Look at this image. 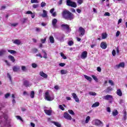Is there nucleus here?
I'll use <instances>...</instances> for the list:
<instances>
[{"label":"nucleus","instance_id":"nucleus-49","mask_svg":"<svg viewBox=\"0 0 127 127\" xmlns=\"http://www.w3.org/2000/svg\"><path fill=\"white\" fill-rule=\"evenodd\" d=\"M7 77L9 79L10 81H11V76H10V74L9 73H7Z\"/></svg>","mask_w":127,"mask_h":127},{"label":"nucleus","instance_id":"nucleus-17","mask_svg":"<svg viewBox=\"0 0 127 127\" xmlns=\"http://www.w3.org/2000/svg\"><path fill=\"white\" fill-rule=\"evenodd\" d=\"M19 67L16 66H14L12 67V70L13 72H17V71H19Z\"/></svg>","mask_w":127,"mask_h":127},{"label":"nucleus","instance_id":"nucleus-25","mask_svg":"<svg viewBox=\"0 0 127 127\" xmlns=\"http://www.w3.org/2000/svg\"><path fill=\"white\" fill-rule=\"evenodd\" d=\"M42 51L44 53V56L43 57V58H45V59H47V53H46V52L44 51V50H42Z\"/></svg>","mask_w":127,"mask_h":127},{"label":"nucleus","instance_id":"nucleus-8","mask_svg":"<svg viewBox=\"0 0 127 127\" xmlns=\"http://www.w3.org/2000/svg\"><path fill=\"white\" fill-rule=\"evenodd\" d=\"M107 47H108V45H107V43L105 42H102L101 43L100 47L102 49H106Z\"/></svg>","mask_w":127,"mask_h":127},{"label":"nucleus","instance_id":"nucleus-64","mask_svg":"<svg viewBox=\"0 0 127 127\" xmlns=\"http://www.w3.org/2000/svg\"><path fill=\"white\" fill-rule=\"evenodd\" d=\"M107 111L108 112V113H111V108L110 107H107Z\"/></svg>","mask_w":127,"mask_h":127},{"label":"nucleus","instance_id":"nucleus-29","mask_svg":"<svg viewBox=\"0 0 127 127\" xmlns=\"http://www.w3.org/2000/svg\"><path fill=\"white\" fill-rule=\"evenodd\" d=\"M8 52L11 54H15L16 53V51L12 50H8Z\"/></svg>","mask_w":127,"mask_h":127},{"label":"nucleus","instance_id":"nucleus-26","mask_svg":"<svg viewBox=\"0 0 127 127\" xmlns=\"http://www.w3.org/2000/svg\"><path fill=\"white\" fill-rule=\"evenodd\" d=\"M112 115L114 117L118 116V115H119V112H118V110H116L115 111H113L112 113Z\"/></svg>","mask_w":127,"mask_h":127},{"label":"nucleus","instance_id":"nucleus-50","mask_svg":"<svg viewBox=\"0 0 127 127\" xmlns=\"http://www.w3.org/2000/svg\"><path fill=\"white\" fill-rule=\"evenodd\" d=\"M124 119L125 120V121L127 120V112L126 111L124 112Z\"/></svg>","mask_w":127,"mask_h":127},{"label":"nucleus","instance_id":"nucleus-1","mask_svg":"<svg viewBox=\"0 0 127 127\" xmlns=\"http://www.w3.org/2000/svg\"><path fill=\"white\" fill-rule=\"evenodd\" d=\"M62 16L64 19H67V20H73V19L75 17L74 14L66 9L63 11Z\"/></svg>","mask_w":127,"mask_h":127},{"label":"nucleus","instance_id":"nucleus-57","mask_svg":"<svg viewBox=\"0 0 127 127\" xmlns=\"http://www.w3.org/2000/svg\"><path fill=\"white\" fill-rule=\"evenodd\" d=\"M83 0H78L77 2L79 4H82V3H83Z\"/></svg>","mask_w":127,"mask_h":127},{"label":"nucleus","instance_id":"nucleus-48","mask_svg":"<svg viewBox=\"0 0 127 127\" xmlns=\"http://www.w3.org/2000/svg\"><path fill=\"white\" fill-rule=\"evenodd\" d=\"M17 25H18V23H15L11 24V26H13L14 27L16 26Z\"/></svg>","mask_w":127,"mask_h":127},{"label":"nucleus","instance_id":"nucleus-30","mask_svg":"<svg viewBox=\"0 0 127 127\" xmlns=\"http://www.w3.org/2000/svg\"><path fill=\"white\" fill-rule=\"evenodd\" d=\"M35 93H34V91H32L30 93V97L32 99H33V98H34V95H35Z\"/></svg>","mask_w":127,"mask_h":127},{"label":"nucleus","instance_id":"nucleus-9","mask_svg":"<svg viewBox=\"0 0 127 127\" xmlns=\"http://www.w3.org/2000/svg\"><path fill=\"white\" fill-rule=\"evenodd\" d=\"M39 74L41 77H43V78H44V79H47L48 77L47 74L44 73L43 71H40Z\"/></svg>","mask_w":127,"mask_h":127},{"label":"nucleus","instance_id":"nucleus-55","mask_svg":"<svg viewBox=\"0 0 127 127\" xmlns=\"http://www.w3.org/2000/svg\"><path fill=\"white\" fill-rule=\"evenodd\" d=\"M36 56L38 57H40V58H43V57H42V55H41V54L39 53L36 55Z\"/></svg>","mask_w":127,"mask_h":127},{"label":"nucleus","instance_id":"nucleus-10","mask_svg":"<svg viewBox=\"0 0 127 127\" xmlns=\"http://www.w3.org/2000/svg\"><path fill=\"white\" fill-rule=\"evenodd\" d=\"M120 67H122V68H125V63L122 62L120 63L119 64H117L116 65V68H117V69L120 68Z\"/></svg>","mask_w":127,"mask_h":127},{"label":"nucleus","instance_id":"nucleus-6","mask_svg":"<svg viewBox=\"0 0 127 127\" xmlns=\"http://www.w3.org/2000/svg\"><path fill=\"white\" fill-rule=\"evenodd\" d=\"M71 96H72V98L74 99L75 102H76V103H79V102H80V100L79 99V98H78V96H77V94H76V93H71Z\"/></svg>","mask_w":127,"mask_h":127},{"label":"nucleus","instance_id":"nucleus-40","mask_svg":"<svg viewBox=\"0 0 127 127\" xmlns=\"http://www.w3.org/2000/svg\"><path fill=\"white\" fill-rule=\"evenodd\" d=\"M38 0H31V3H38Z\"/></svg>","mask_w":127,"mask_h":127},{"label":"nucleus","instance_id":"nucleus-3","mask_svg":"<svg viewBox=\"0 0 127 127\" xmlns=\"http://www.w3.org/2000/svg\"><path fill=\"white\" fill-rule=\"evenodd\" d=\"M78 32L79 33V36H80V37L84 36L85 32V29L82 27H80L78 29Z\"/></svg>","mask_w":127,"mask_h":127},{"label":"nucleus","instance_id":"nucleus-62","mask_svg":"<svg viewBox=\"0 0 127 127\" xmlns=\"http://www.w3.org/2000/svg\"><path fill=\"white\" fill-rule=\"evenodd\" d=\"M112 55H113V56H116V50H113L112 51Z\"/></svg>","mask_w":127,"mask_h":127},{"label":"nucleus","instance_id":"nucleus-14","mask_svg":"<svg viewBox=\"0 0 127 127\" xmlns=\"http://www.w3.org/2000/svg\"><path fill=\"white\" fill-rule=\"evenodd\" d=\"M13 43H14V44H16V45H20V44H21V41H20V40L15 39Z\"/></svg>","mask_w":127,"mask_h":127},{"label":"nucleus","instance_id":"nucleus-37","mask_svg":"<svg viewBox=\"0 0 127 127\" xmlns=\"http://www.w3.org/2000/svg\"><path fill=\"white\" fill-rule=\"evenodd\" d=\"M61 74L64 75V74L67 73V70H65L64 69H62V70H61Z\"/></svg>","mask_w":127,"mask_h":127},{"label":"nucleus","instance_id":"nucleus-22","mask_svg":"<svg viewBox=\"0 0 127 127\" xmlns=\"http://www.w3.org/2000/svg\"><path fill=\"white\" fill-rule=\"evenodd\" d=\"M100 106V103L97 102H95L92 105V108H96V107H99Z\"/></svg>","mask_w":127,"mask_h":127},{"label":"nucleus","instance_id":"nucleus-16","mask_svg":"<svg viewBox=\"0 0 127 127\" xmlns=\"http://www.w3.org/2000/svg\"><path fill=\"white\" fill-rule=\"evenodd\" d=\"M57 22H58V21L56 18L53 19L52 24H53V26H54V27H56V24H57Z\"/></svg>","mask_w":127,"mask_h":127},{"label":"nucleus","instance_id":"nucleus-44","mask_svg":"<svg viewBox=\"0 0 127 127\" xmlns=\"http://www.w3.org/2000/svg\"><path fill=\"white\" fill-rule=\"evenodd\" d=\"M46 41V38H45L44 39H41V42L42 43H45Z\"/></svg>","mask_w":127,"mask_h":127},{"label":"nucleus","instance_id":"nucleus-59","mask_svg":"<svg viewBox=\"0 0 127 127\" xmlns=\"http://www.w3.org/2000/svg\"><path fill=\"white\" fill-rule=\"evenodd\" d=\"M104 15H106V16H110V15H111V14H110V12H105V13L104 14Z\"/></svg>","mask_w":127,"mask_h":127},{"label":"nucleus","instance_id":"nucleus-23","mask_svg":"<svg viewBox=\"0 0 127 127\" xmlns=\"http://www.w3.org/2000/svg\"><path fill=\"white\" fill-rule=\"evenodd\" d=\"M56 127H61V124H60L59 122H52Z\"/></svg>","mask_w":127,"mask_h":127},{"label":"nucleus","instance_id":"nucleus-54","mask_svg":"<svg viewBox=\"0 0 127 127\" xmlns=\"http://www.w3.org/2000/svg\"><path fill=\"white\" fill-rule=\"evenodd\" d=\"M37 7H38V4H34L33 5V8H37Z\"/></svg>","mask_w":127,"mask_h":127},{"label":"nucleus","instance_id":"nucleus-53","mask_svg":"<svg viewBox=\"0 0 127 127\" xmlns=\"http://www.w3.org/2000/svg\"><path fill=\"white\" fill-rule=\"evenodd\" d=\"M9 96H10V93H6V94H5V99H7V98H8V97H9Z\"/></svg>","mask_w":127,"mask_h":127},{"label":"nucleus","instance_id":"nucleus-2","mask_svg":"<svg viewBox=\"0 0 127 127\" xmlns=\"http://www.w3.org/2000/svg\"><path fill=\"white\" fill-rule=\"evenodd\" d=\"M66 5L71 7H77V3L75 2L71 1V0H66Z\"/></svg>","mask_w":127,"mask_h":127},{"label":"nucleus","instance_id":"nucleus-24","mask_svg":"<svg viewBox=\"0 0 127 127\" xmlns=\"http://www.w3.org/2000/svg\"><path fill=\"white\" fill-rule=\"evenodd\" d=\"M112 90L113 88L111 87V86L108 87L107 89L105 90V92L106 93H109V92H111V91H112Z\"/></svg>","mask_w":127,"mask_h":127},{"label":"nucleus","instance_id":"nucleus-12","mask_svg":"<svg viewBox=\"0 0 127 127\" xmlns=\"http://www.w3.org/2000/svg\"><path fill=\"white\" fill-rule=\"evenodd\" d=\"M104 99L108 101L109 100H113V96L110 95H107L104 97Z\"/></svg>","mask_w":127,"mask_h":127},{"label":"nucleus","instance_id":"nucleus-47","mask_svg":"<svg viewBox=\"0 0 127 127\" xmlns=\"http://www.w3.org/2000/svg\"><path fill=\"white\" fill-rule=\"evenodd\" d=\"M120 34H121V32H120V31H117L116 34V37H119V36H120Z\"/></svg>","mask_w":127,"mask_h":127},{"label":"nucleus","instance_id":"nucleus-45","mask_svg":"<svg viewBox=\"0 0 127 127\" xmlns=\"http://www.w3.org/2000/svg\"><path fill=\"white\" fill-rule=\"evenodd\" d=\"M16 118H17V120H19L21 122H23V120H22V118H21V117L20 116H16Z\"/></svg>","mask_w":127,"mask_h":127},{"label":"nucleus","instance_id":"nucleus-35","mask_svg":"<svg viewBox=\"0 0 127 127\" xmlns=\"http://www.w3.org/2000/svg\"><path fill=\"white\" fill-rule=\"evenodd\" d=\"M90 119H91V117L90 116H87L85 120V124H88L89 123V121H90Z\"/></svg>","mask_w":127,"mask_h":127},{"label":"nucleus","instance_id":"nucleus-27","mask_svg":"<svg viewBox=\"0 0 127 127\" xmlns=\"http://www.w3.org/2000/svg\"><path fill=\"white\" fill-rule=\"evenodd\" d=\"M107 36L108 35L106 34V33H103L102 34V39H106Z\"/></svg>","mask_w":127,"mask_h":127},{"label":"nucleus","instance_id":"nucleus-61","mask_svg":"<svg viewBox=\"0 0 127 127\" xmlns=\"http://www.w3.org/2000/svg\"><path fill=\"white\" fill-rule=\"evenodd\" d=\"M35 29H36V31L37 32H39L41 31V29H40V28H39L36 27Z\"/></svg>","mask_w":127,"mask_h":127},{"label":"nucleus","instance_id":"nucleus-52","mask_svg":"<svg viewBox=\"0 0 127 127\" xmlns=\"http://www.w3.org/2000/svg\"><path fill=\"white\" fill-rule=\"evenodd\" d=\"M32 66L33 68H36V67H37V64L35 63H33L32 64Z\"/></svg>","mask_w":127,"mask_h":127},{"label":"nucleus","instance_id":"nucleus-4","mask_svg":"<svg viewBox=\"0 0 127 127\" xmlns=\"http://www.w3.org/2000/svg\"><path fill=\"white\" fill-rule=\"evenodd\" d=\"M64 118L68 121H71L72 120V117L70 116L68 112H64Z\"/></svg>","mask_w":127,"mask_h":127},{"label":"nucleus","instance_id":"nucleus-60","mask_svg":"<svg viewBox=\"0 0 127 127\" xmlns=\"http://www.w3.org/2000/svg\"><path fill=\"white\" fill-rule=\"evenodd\" d=\"M21 69L22 71H25V70H26V67H25V66H22Z\"/></svg>","mask_w":127,"mask_h":127},{"label":"nucleus","instance_id":"nucleus-7","mask_svg":"<svg viewBox=\"0 0 127 127\" xmlns=\"http://www.w3.org/2000/svg\"><path fill=\"white\" fill-rule=\"evenodd\" d=\"M88 55V52L87 51H83L81 55V58L82 59H86L87 58V56Z\"/></svg>","mask_w":127,"mask_h":127},{"label":"nucleus","instance_id":"nucleus-18","mask_svg":"<svg viewBox=\"0 0 127 127\" xmlns=\"http://www.w3.org/2000/svg\"><path fill=\"white\" fill-rule=\"evenodd\" d=\"M44 112L46 115H48V116H51V114H52V111L51 110H45Z\"/></svg>","mask_w":127,"mask_h":127},{"label":"nucleus","instance_id":"nucleus-11","mask_svg":"<svg viewBox=\"0 0 127 127\" xmlns=\"http://www.w3.org/2000/svg\"><path fill=\"white\" fill-rule=\"evenodd\" d=\"M61 27L64 29H66V30H69V29H70V26H69V25L68 24H63L61 25Z\"/></svg>","mask_w":127,"mask_h":127},{"label":"nucleus","instance_id":"nucleus-33","mask_svg":"<svg viewBox=\"0 0 127 127\" xmlns=\"http://www.w3.org/2000/svg\"><path fill=\"white\" fill-rule=\"evenodd\" d=\"M89 94L90 96H97V93L96 92H92V91L89 92Z\"/></svg>","mask_w":127,"mask_h":127},{"label":"nucleus","instance_id":"nucleus-63","mask_svg":"<svg viewBox=\"0 0 127 127\" xmlns=\"http://www.w3.org/2000/svg\"><path fill=\"white\" fill-rule=\"evenodd\" d=\"M54 89L55 90H59V86L58 85H55L54 86Z\"/></svg>","mask_w":127,"mask_h":127},{"label":"nucleus","instance_id":"nucleus-41","mask_svg":"<svg viewBox=\"0 0 127 127\" xmlns=\"http://www.w3.org/2000/svg\"><path fill=\"white\" fill-rule=\"evenodd\" d=\"M108 82H109V84H111V86L115 85V83H114V81H113V80H109Z\"/></svg>","mask_w":127,"mask_h":127},{"label":"nucleus","instance_id":"nucleus-58","mask_svg":"<svg viewBox=\"0 0 127 127\" xmlns=\"http://www.w3.org/2000/svg\"><path fill=\"white\" fill-rule=\"evenodd\" d=\"M97 70L98 72H100L102 71V68H101V67L98 66V67H97Z\"/></svg>","mask_w":127,"mask_h":127},{"label":"nucleus","instance_id":"nucleus-21","mask_svg":"<svg viewBox=\"0 0 127 127\" xmlns=\"http://www.w3.org/2000/svg\"><path fill=\"white\" fill-rule=\"evenodd\" d=\"M102 123L100 120H97L95 121V126H100V125H102Z\"/></svg>","mask_w":127,"mask_h":127},{"label":"nucleus","instance_id":"nucleus-15","mask_svg":"<svg viewBox=\"0 0 127 127\" xmlns=\"http://www.w3.org/2000/svg\"><path fill=\"white\" fill-rule=\"evenodd\" d=\"M116 94L119 96V97H122L123 96V92H122V90L121 89H117Z\"/></svg>","mask_w":127,"mask_h":127},{"label":"nucleus","instance_id":"nucleus-28","mask_svg":"<svg viewBox=\"0 0 127 127\" xmlns=\"http://www.w3.org/2000/svg\"><path fill=\"white\" fill-rule=\"evenodd\" d=\"M23 84H24V85L25 86V87H28V86H29V83L27 80H25L24 81Z\"/></svg>","mask_w":127,"mask_h":127},{"label":"nucleus","instance_id":"nucleus-32","mask_svg":"<svg viewBox=\"0 0 127 127\" xmlns=\"http://www.w3.org/2000/svg\"><path fill=\"white\" fill-rule=\"evenodd\" d=\"M50 42L51 43H54V38L53 36H50Z\"/></svg>","mask_w":127,"mask_h":127},{"label":"nucleus","instance_id":"nucleus-20","mask_svg":"<svg viewBox=\"0 0 127 127\" xmlns=\"http://www.w3.org/2000/svg\"><path fill=\"white\" fill-rule=\"evenodd\" d=\"M84 78H85V79L87 80V81H89V82H92V77L87 75H84Z\"/></svg>","mask_w":127,"mask_h":127},{"label":"nucleus","instance_id":"nucleus-43","mask_svg":"<svg viewBox=\"0 0 127 127\" xmlns=\"http://www.w3.org/2000/svg\"><path fill=\"white\" fill-rule=\"evenodd\" d=\"M92 77L95 81H96V82H98V78H97V76L95 75H92Z\"/></svg>","mask_w":127,"mask_h":127},{"label":"nucleus","instance_id":"nucleus-36","mask_svg":"<svg viewBox=\"0 0 127 127\" xmlns=\"http://www.w3.org/2000/svg\"><path fill=\"white\" fill-rule=\"evenodd\" d=\"M4 53H5V51L4 50H1L0 51V56H2Z\"/></svg>","mask_w":127,"mask_h":127},{"label":"nucleus","instance_id":"nucleus-13","mask_svg":"<svg viewBox=\"0 0 127 127\" xmlns=\"http://www.w3.org/2000/svg\"><path fill=\"white\" fill-rule=\"evenodd\" d=\"M8 59L10 60L13 63H14L15 62V59H14V57L11 56V55H9L8 56Z\"/></svg>","mask_w":127,"mask_h":127},{"label":"nucleus","instance_id":"nucleus-19","mask_svg":"<svg viewBox=\"0 0 127 127\" xmlns=\"http://www.w3.org/2000/svg\"><path fill=\"white\" fill-rule=\"evenodd\" d=\"M41 16H42L43 17H47V16H48L47 15V11H46V10H43V14L41 15Z\"/></svg>","mask_w":127,"mask_h":127},{"label":"nucleus","instance_id":"nucleus-51","mask_svg":"<svg viewBox=\"0 0 127 127\" xmlns=\"http://www.w3.org/2000/svg\"><path fill=\"white\" fill-rule=\"evenodd\" d=\"M59 109L62 110V111H64V110H65V109H64V107H63V106H62L61 105H59Z\"/></svg>","mask_w":127,"mask_h":127},{"label":"nucleus","instance_id":"nucleus-39","mask_svg":"<svg viewBox=\"0 0 127 127\" xmlns=\"http://www.w3.org/2000/svg\"><path fill=\"white\" fill-rule=\"evenodd\" d=\"M74 44V42H73V41H69L68 42V45L69 46H72V45H73Z\"/></svg>","mask_w":127,"mask_h":127},{"label":"nucleus","instance_id":"nucleus-34","mask_svg":"<svg viewBox=\"0 0 127 127\" xmlns=\"http://www.w3.org/2000/svg\"><path fill=\"white\" fill-rule=\"evenodd\" d=\"M60 55L63 59H67V57L65 56V55L63 53H61Z\"/></svg>","mask_w":127,"mask_h":127},{"label":"nucleus","instance_id":"nucleus-46","mask_svg":"<svg viewBox=\"0 0 127 127\" xmlns=\"http://www.w3.org/2000/svg\"><path fill=\"white\" fill-rule=\"evenodd\" d=\"M65 65L66 64L63 63L59 64V66H60L61 67H64V66H65Z\"/></svg>","mask_w":127,"mask_h":127},{"label":"nucleus","instance_id":"nucleus-56","mask_svg":"<svg viewBox=\"0 0 127 127\" xmlns=\"http://www.w3.org/2000/svg\"><path fill=\"white\" fill-rule=\"evenodd\" d=\"M4 62L6 64L7 66H10V63H9L7 60H5Z\"/></svg>","mask_w":127,"mask_h":127},{"label":"nucleus","instance_id":"nucleus-38","mask_svg":"<svg viewBox=\"0 0 127 127\" xmlns=\"http://www.w3.org/2000/svg\"><path fill=\"white\" fill-rule=\"evenodd\" d=\"M27 21V18H24L23 20H21L22 24H24L25 22Z\"/></svg>","mask_w":127,"mask_h":127},{"label":"nucleus","instance_id":"nucleus-31","mask_svg":"<svg viewBox=\"0 0 127 127\" xmlns=\"http://www.w3.org/2000/svg\"><path fill=\"white\" fill-rule=\"evenodd\" d=\"M68 112L70 115H71V116H74L75 115V113H74V111L72 110H68Z\"/></svg>","mask_w":127,"mask_h":127},{"label":"nucleus","instance_id":"nucleus-5","mask_svg":"<svg viewBox=\"0 0 127 127\" xmlns=\"http://www.w3.org/2000/svg\"><path fill=\"white\" fill-rule=\"evenodd\" d=\"M45 98L47 101H52V99H51V96H50V95H49V91L47 90L45 94Z\"/></svg>","mask_w":127,"mask_h":127},{"label":"nucleus","instance_id":"nucleus-42","mask_svg":"<svg viewBox=\"0 0 127 127\" xmlns=\"http://www.w3.org/2000/svg\"><path fill=\"white\" fill-rule=\"evenodd\" d=\"M41 7H44V6H46V3H45V2H42L41 3Z\"/></svg>","mask_w":127,"mask_h":127}]
</instances>
